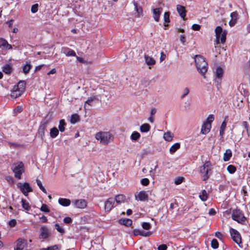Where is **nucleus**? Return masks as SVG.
I'll use <instances>...</instances> for the list:
<instances>
[{
    "label": "nucleus",
    "mask_w": 250,
    "mask_h": 250,
    "mask_svg": "<svg viewBox=\"0 0 250 250\" xmlns=\"http://www.w3.org/2000/svg\"><path fill=\"white\" fill-rule=\"evenodd\" d=\"M194 60L197 70L205 78V73L208 68L207 62L200 55H196Z\"/></svg>",
    "instance_id": "nucleus-1"
},
{
    "label": "nucleus",
    "mask_w": 250,
    "mask_h": 250,
    "mask_svg": "<svg viewBox=\"0 0 250 250\" xmlns=\"http://www.w3.org/2000/svg\"><path fill=\"white\" fill-rule=\"evenodd\" d=\"M95 138L104 145H108L114 139V136L108 131H100L95 134Z\"/></svg>",
    "instance_id": "nucleus-2"
},
{
    "label": "nucleus",
    "mask_w": 250,
    "mask_h": 250,
    "mask_svg": "<svg viewBox=\"0 0 250 250\" xmlns=\"http://www.w3.org/2000/svg\"><path fill=\"white\" fill-rule=\"evenodd\" d=\"M211 167V164L209 161H206L203 165L200 167V172L203 178L204 181L207 180L210 175Z\"/></svg>",
    "instance_id": "nucleus-3"
},
{
    "label": "nucleus",
    "mask_w": 250,
    "mask_h": 250,
    "mask_svg": "<svg viewBox=\"0 0 250 250\" xmlns=\"http://www.w3.org/2000/svg\"><path fill=\"white\" fill-rule=\"evenodd\" d=\"M215 32L216 38V44H219L220 43V40L221 43H225L226 40V32L225 31H223L222 28L221 26H218L216 27Z\"/></svg>",
    "instance_id": "nucleus-4"
},
{
    "label": "nucleus",
    "mask_w": 250,
    "mask_h": 250,
    "mask_svg": "<svg viewBox=\"0 0 250 250\" xmlns=\"http://www.w3.org/2000/svg\"><path fill=\"white\" fill-rule=\"evenodd\" d=\"M232 219L239 223L243 224L246 219L244 214L239 209H234L231 214Z\"/></svg>",
    "instance_id": "nucleus-5"
},
{
    "label": "nucleus",
    "mask_w": 250,
    "mask_h": 250,
    "mask_svg": "<svg viewBox=\"0 0 250 250\" xmlns=\"http://www.w3.org/2000/svg\"><path fill=\"white\" fill-rule=\"evenodd\" d=\"M23 164L22 162L14 164L12 167V170L15 174V177L18 179L21 178V175L23 172Z\"/></svg>",
    "instance_id": "nucleus-6"
},
{
    "label": "nucleus",
    "mask_w": 250,
    "mask_h": 250,
    "mask_svg": "<svg viewBox=\"0 0 250 250\" xmlns=\"http://www.w3.org/2000/svg\"><path fill=\"white\" fill-rule=\"evenodd\" d=\"M17 187L25 196H27L28 192L32 191V189L27 183H24V184L19 183L17 184Z\"/></svg>",
    "instance_id": "nucleus-7"
},
{
    "label": "nucleus",
    "mask_w": 250,
    "mask_h": 250,
    "mask_svg": "<svg viewBox=\"0 0 250 250\" xmlns=\"http://www.w3.org/2000/svg\"><path fill=\"white\" fill-rule=\"evenodd\" d=\"M229 232L232 240L237 244L241 243V237L240 233L236 229L230 228Z\"/></svg>",
    "instance_id": "nucleus-8"
},
{
    "label": "nucleus",
    "mask_w": 250,
    "mask_h": 250,
    "mask_svg": "<svg viewBox=\"0 0 250 250\" xmlns=\"http://www.w3.org/2000/svg\"><path fill=\"white\" fill-rule=\"evenodd\" d=\"M27 241L24 239L19 238L16 241L14 250H26Z\"/></svg>",
    "instance_id": "nucleus-9"
},
{
    "label": "nucleus",
    "mask_w": 250,
    "mask_h": 250,
    "mask_svg": "<svg viewBox=\"0 0 250 250\" xmlns=\"http://www.w3.org/2000/svg\"><path fill=\"white\" fill-rule=\"evenodd\" d=\"M41 233L40 235V238L45 239L50 236L49 231L46 226H42L40 229Z\"/></svg>",
    "instance_id": "nucleus-10"
},
{
    "label": "nucleus",
    "mask_w": 250,
    "mask_h": 250,
    "mask_svg": "<svg viewBox=\"0 0 250 250\" xmlns=\"http://www.w3.org/2000/svg\"><path fill=\"white\" fill-rule=\"evenodd\" d=\"M115 199L113 198H109L104 203V208L106 211H109L113 207Z\"/></svg>",
    "instance_id": "nucleus-11"
},
{
    "label": "nucleus",
    "mask_w": 250,
    "mask_h": 250,
    "mask_svg": "<svg viewBox=\"0 0 250 250\" xmlns=\"http://www.w3.org/2000/svg\"><path fill=\"white\" fill-rule=\"evenodd\" d=\"M135 198L137 200L145 201L148 199V194L145 191H141L137 194L135 195Z\"/></svg>",
    "instance_id": "nucleus-12"
},
{
    "label": "nucleus",
    "mask_w": 250,
    "mask_h": 250,
    "mask_svg": "<svg viewBox=\"0 0 250 250\" xmlns=\"http://www.w3.org/2000/svg\"><path fill=\"white\" fill-rule=\"evenodd\" d=\"M0 49L9 50L12 49V46L3 38H0Z\"/></svg>",
    "instance_id": "nucleus-13"
},
{
    "label": "nucleus",
    "mask_w": 250,
    "mask_h": 250,
    "mask_svg": "<svg viewBox=\"0 0 250 250\" xmlns=\"http://www.w3.org/2000/svg\"><path fill=\"white\" fill-rule=\"evenodd\" d=\"M74 206L79 208H84L86 206V203L84 200H76L72 202Z\"/></svg>",
    "instance_id": "nucleus-14"
},
{
    "label": "nucleus",
    "mask_w": 250,
    "mask_h": 250,
    "mask_svg": "<svg viewBox=\"0 0 250 250\" xmlns=\"http://www.w3.org/2000/svg\"><path fill=\"white\" fill-rule=\"evenodd\" d=\"M47 122L45 121L42 122L39 129H38V134L41 136L42 139L44 135V130L47 127Z\"/></svg>",
    "instance_id": "nucleus-15"
},
{
    "label": "nucleus",
    "mask_w": 250,
    "mask_h": 250,
    "mask_svg": "<svg viewBox=\"0 0 250 250\" xmlns=\"http://www.w3.org/2000/svg\"><path fill=\"white\" fill-rule=\"evenodd\" d=\"M162 10V8H157L153 9V17L156 22L159 21Z\"/></svg>",
    "instance_id": "nucleus-16"
},
{
    "label": "nucleus",
    "mask_w": 250,
    "mask_h": 250,
    "mask_svg": "<svg viewBox=\"0 0 250 250\" xmlns=\"http://www.w3.org/2000/svg\"><path fill=\"white\" fill-rule=\"evenodd\" d=\"M211 125L209 123H205L204 122L202 125L201 133L203 134H207L208 133L211 129Z\"/></svg>",
    "instance_id": "nucleus-17"
},
{
    "label": "nucleus",
    "mask_w": 250,
    "mask_h": 250,
    "mask_svg": "<svg viewBox=\"0 0 250 250\" xmlns=\"http://www.w3.org/2000/svg\"><path fill=\"white\" fill-rule=\"evenodd\" d=\"M133 233L135 236L141 235L145 237L149 236L152 234L150 231L145 232L138 229H134L133 230Z\"/></svg>",
    "instance_id": "nucleus-18"
},
{
    "label": "nucleus",
    "mask_w": 250,
    "mask_h": 250,
    "mask_svg": "<svg viewBox=\"0 0 250 250\" xmlns=\"http://www.w3.org/2000/svg\"><path fill=\"white\" fill-rule=\"evenodd\" d=\"M215 73L216 78L218 79H221L223 76L224 70L220 66H218L216 68ZM220 81L221 80L219 81L217 80V82L218 83H220Z\"/></svg>",
    "instance_id": "nucleus-19"
},
{
    "label": "nucleus",
    "mask_w": 250,
    "mask_h": 250,
    "mask_svg": "<svg viewBox=\"0 0 250 250\" xmlns=\"http://www.w3.org/2000/svg\"><path fill=\"white\" fill-rule=\"evenodd\" d=\"M231 19L229 21V25L232 27L233 26L235 23H236L237 18H238V13L236 11L232 12L230 14Z\"/></svg>",
    "instance_id": "nucleus-20"
},
{
    "label": "nucleus",
    "mask_w": 250,
    "mask_h": 250,
    "mask_svg": "<svg viewBox=\"0 0 250 250\" xmlns=\"http://www.w3.org/2000/svg\"><path fill=\"white\" fill-rule=\"evenodd\" d=\"M177 10L180 17L184 19L186 16V11L185 7L181 5H177Z\"/></svg>",
    "instance_id": "nucleus-21"
},
{
    "label": "nucleus",
    "mask_w": 250,
    "mask_h": 250,
    "mask_svg": "<svg viewBox=\"0 0 250 250\" xmlns=\"http://www.w3.org/2000/svg\"><path fill=\"white\" fill-rule=\"evenodd\" d=\"M26 83L24 81H20L17 85L13 87V89H18L23 92L24 91Z\"/></svg>",
    "instance_id": "nucleus-22"
},
{
    "label": "nucleus",
    "mask_w": 250,
    "mask_h": 250,
    "mask_svg": "<svg viewBox=\"0 0 250 250\" xmlns=\"http://www.w3.org/2000/svg\"><path fill=\"white\" fill-rule=\"evenodd\" d=\"M62 52L65 54L66 56H76L75 52L68 48H63Z\"/></svg>",
    "instance_id": "nucleus-23"
},
{
    "label": "nucleus",
    "mask_w": 250,
    "mask_h": 250,
    "mask_svg": "<svg viewBox=\"0 0 250 250\" xmlns=\"http://www.w3.org/2000/svg\"><path fill=\"white\" fill-rule=\"evenodd\" d=\"M59 203L64 207H67L71 204V201L66 198H60L58 200Z\"/></svg>",
    "instance_id": "nucleus-24"
},
{
    "label": "nucleus",
    "mask_w": 250,
    "mask_h": 250,
    "mask_svg": "<svg viewBox=\"0 0 250 250\" xmlns=\"http://www.w3.org/2000/svg\"><path fill=\"white\" fill-rule=\"evenodd\" d=\"M114 199H115V201H116L117 204H120L125 202L126 198L125 196L123 194H119L116 195L115 198Z\"/></svg>",
    "instance_id": "nucleus-25"
},
{
    "label": "nucleus",
    "mask_w": 250,
    "mask_h": 250,
    "mask_svg": "<svg viewBox=\"0 0 250 250\" xmlns=\"http://www.w3.org/2000/svg\"><path fill=\"white\" fill-rule=\"evenodd\" d=\"M145 60L146 63L148 65H153L155 64V60L153 58L149 57L147 55L145 56Z\"/></svg>",
    "instance_id": "nucleus-26"
},
{
    "label": "nucleus",
    "mask_w": 250,
    "mask_h": 250,
    "mask_svg": "<svg viewBox=\"0 0 250 250\" xmlns=\"http://www.w3.org/2000/svg\"><path fill=\"white\" fill-rule=\"evenodd\" d=\"M59 130L56 127H54L50 129V136L52 138H56L59 134Z\"/></svg>",
    "instance_id": "nucleus-27"
},
{
    "label": "nucleus",
    "mask_w": 250,
    "mask_h": 250,
    "mask_svg": "<svg viewBox=\"0 0 250 250\" xmlns=\"http://www.w3.org/2000/svg\"><path fill=\"white\" fill-rule=\"evenodd\" d=\"M180 147V144L176 143L173 145L169 149V152L171 154L175 153Z\"/></svg>",
    "instance_id": "nucleus-28"
},
{
    "label": "nucleus",
    "mask_w": 250,
    "mask_h": 250,
    "mask_svg": "<svg viewBox=\"0 0 250 250\" xmlns=\"http://www.w3.org/2000/svg\"><path fill=\"white\" fill-rule=\"evenodd\" d=\"M232 156L231 151L230 149L226 150L225 153L224 154L223 159L224 161H229Z\"/></svg>",
    "instance_id": "nucleus-29"
},
{
    "label": "nucleus",
    "mask_w": 250,
    "mask_h": 250,
    "mask_svg": "<svg viewBox=\"0 0 250 250\" xmlns=\"http://www.w3.org/2000/svg\"><path fill=\"white\" fill-rule=\"evenodd\" d=\"M163 138L166 141L170 142L172 140L173 135L171 132L168 131L164 134Z\"/></svg>",
    "instance_id": "nucleus-30"
},
{
    "label": "nucleus",
    "mask_w": 250,
    "mask_h": 250,
    "mask_svg": "<svg viewBox=\"0 0 250 250\" xmlns=\"http://www.w3.org/2000/svg\"><path fill=\"white\" fill-rule=\"evenodd\" d=\"M66 125V124L65 123L64 120H63V119L61 120L60 121L59 125V126H58L59 130L62 132L64 131Z\"/></svg>",
    "instance_id": "nucleus-31"
},
{
    "label": "nucleus",
    "mask_w": 250,
    "mask_h": 250,
    "mask_svg": "<svg viewBox=\"0 0 250 250\" xmlns=\"http://www.w3.org/2000/svg\"><path fill=\"white\" fill-rule=\"evenodd\" d=\"M150 125L148 124H144L140 126V131L142 132H147L149 131Z\"/></svg>",
    "instance_id": "nucleus-32"
},
{
    "label": "nucleus",
    "mask_w": 250,
    "mask_h": 250,
    "mask_svg": "<svg viewBox=\"0 0 250 250\" xmlns=\"http://www.w3.org/2000/svg\"><path fill=\"white\" fill-rule=\"evenodd\" d=\"M80 121V117L77 114H72L71 117L70 122L72 124H75Z\"/></svg>",
    "instance_id": "nucleus-33"
},
{
    "label": "nucleus",
    "mask_w": 250,
    "mask_h": 250,
    "mask_svg": "<svg viewBox=\"0 0 250 250\" xmlns=\"http://www.w3.org/2000/svg\"><path fill=\"white\" fill-rule=\"evenodd\" d=\"M22 93V92L18 89H13L12 91L11 96L14 98H16L20 96Z\"/></svg>",
    "instance_id": "nucleus-34"
},
{
    "label": "nucleus",
    "mask_w": 250,
    "mask_h": 250,
    "mask_svg": "<svg viewBox=\"0 0 250 250\" xmlns=\"http://www.w3.org/2000/svg\"><path fill=\"white\" fill-rule=\"evenodd\" d=\"M2 70L5 74H9L12 72V67L9 64H7L3 66Z\"/></svg>",
    "instance_id": "nucleus-35"
},
{
    "label": "nucleus",
    "mask_w": 250,
    "mask_h": 250,
    "mask_svg": "<svg viewBox=\"0 0 250 250\" xmlns=\"http://www.w3.org/2000/svg\"><path fill=\"white\" fill-rule=\"evenodd\" d=\"M21 204L22 208L26 210H29L30 209V206L29 205V204L26 200L22 199Z\"/></svg>",
    "instance_id": "nucleus-36"
},
{
    "label": "nucleus",
    "mask_w": 250,
    "mask_h": 250,
    "mask_svg": "<svg viewBox=\"0 0 250 250\" xmlns=\"http://www.w3.org/2000/svg\"><path fill=\"white\" fill-rule=\"evenodd\" d=\"M121 224L126 226H129L132 225V221L129 219H122L120 220Z\"/></svg>",
    "instance_id": "nucleus-37"
},
{
    "label": "nucleus",
    "mask_w": 250,
    "mask_h": 250,
    "mask_svg": "<svg viewBox=\"0 0 250 250\" xmlns=\"http://www.w3.org/2000/svg\"><path fill=\"white\" fill-rule=\"evenodd\" d=\"M169 15L170 13L168 12H165L164 15V19L165 21L164 26L165 27L167 26L168 24H166V23H168L169 22Z\"/></svg>",
    "instance_id": "nucleus-38"
},
{
    "label": "nucleus",
    "mask_w": 250,
    "mask_h": 250,
    "mask_svg": "<svg viewBox=\"0 0 250 250\" xmlns=\"http://www.w3.org/2000/svg\"><path fill=\"white\" fill-rule=\"evenodd\" d=\"M140 137V134L137 131H134L130 136V138L132 141H136Z\"/></svg>",
    "instance_id": "nucleus-39"
},
{
    "label": "nucleus",
    "mask_w": 250,
    "mask_h": 250,
    "mask_svg": "<svg viewBox=\"0 0 250 250\" xmlns=\"http://www.w3.org/2000/svg\"><path fill=\"white\" fill-rule=\"evenodd\" d=\"M31 65L29 63H27L23 66V72L25 74L29 73L31 68Z\"/></svg>",
    "instance_id": "nucleus-40"
},
{
    "label": "nucleus",
    "mask_w": 250,
    "mask_h": 250,
    "mask_svg": "<svg viewBox=\"0 0 250 250\" xmlns=\"http://www.w3.org/2000/svg\"><path fill=\"white\" fill-rule=\"evenodd\" d=\"M199 197L203 201H205L207 200L208 194L205 190H203L199 195Z\"/></svg>",
    "instance_id": "nucleus-41"
},
{
    "label": "nucleus",
    "mask_w": 250,
    "mask_h": 250,
    "mask_svg": "<svg viewBox=\"0 0 250 250\" xmlns=\"http://www.w3.org/2000/svg\"><path fill=\"white\" fill-rule=\"evenodd\" d=\"M36 182H37V185L38 186V187H39L40 189L44 193H47L46 190L45 189V188L43 187V186H42V182L40 180L37 179Z\"/></svg>",
    "instance_id": "nucleus-42"
},
{
    "label": "nucleus",
    "mask_w": 250,
    "mask_h": 250,
    "mask_svg": "<svg viewBox=\"0 0 250 250\" xmlns=\"http://www.w3.org/2000/svg\"><path fill=\"white\" fill-rule=\"evenodd\" d=\"M227 170L229 173L233 174L236 171V168L235 166L230 165L228 166Z\"/></svg>",
    "instance_id": "nucleus-43"
},
{
    "label": "nucleus",
    "mask_w": 250,
    "mask_h": 250,
    "mask_svg": "<svg viewBox=\"0 0 250 250\" xmlns=\"http://www.w3.org/2000/svg\"><path fill=\"white\" fill-rule=\"evenodd\" d=\"M211 247L214 249L218 248L219 244L217 240L215 239H213L211 242Z\"/></svg>",
    "instance_id": "nucleus-44"
},
{
    "label": "nucleus",
    "mask_w": 250,
    "mask_h": 250,
    "mask_svg": "<svg viewBox=\"0 0 250 250\" xmlns=\"http://www.w3.org/2000/svg\"><path fill=\"white\" fill-rule=\"evenodd\" d=\"M214 120V116L212 114H210L207 119V121L205 122V123H209L211 125V123Z\"/></svg>",
    "instance_id": "nucleus-45"
},
{
    "label": "nucleus",
    "mask_w": 250,
    "mask_h": 250,
    "mask_svg": "<svg viewBox=\"0 0 250 250\" xmlns=\"http://www.w3.org/2000/svg\"><path fill=\"white\" fill-rule=\"evenodd\" d=\"M189 92V90L188 88L186 87L183 90V94L181 96V99H184L186 96L188 95Z\"/></svg>",
    "instance_id": "nucleus-46"
},
{
    "label": "nucleus",
    "mask_w": 250,
    "mask_h": 250,
    "mask_svg": "<svg viewBox=\"0 0 250 250\" xmlns=\"http://www.w3.org/2000/svg\"><path fill=\"white\" fill-rule=\"evenodd\" d=\"M142 228L146 230H148L150 229L151 226L150 224L147 222H144L142 224Z\"/></svg>",
    "instance_id": "nucleus-47"
},
{
    "label": "nucleus",
    "mask_w": 250,
    "mask_h": 250,
    "mask_svg": "<svg viewBox=\"0 0 250 250\" xmlns=\"http://www.w3.org/2000/svg\"><path fill=\"white\" fill-rule=\"evenodd\" d=\"M40 210L42 212H49V209L48 207L45 204H42L41 208H40Z\"/></svg>",
    "instance_id": "nucleus-48"
},
{
    "label": "nucleus",
    "mask_w": 250,
    "mask_h": 250,
    "mask_svg": "<svg viewBox=\"0 0 250 250\" xmlns=\"http://www.w3.org/2000/svg\"><path fill=\"white\" fill-rule=\"evenodd\" d=\"M55 229L59 232L62 233L64 232V229L58 224H56L55 225Z\"/></svg>",
    "instance_id": "nucleus-49"
},
{
    "label": "nucleus",
    "mask_w": 250,
    "mask_h": 250,
    "mask_svg": "<svg viewBox=\"0 0 250 250\" xmlns=\"http://www.w3.org/2000/svg\"><path fill=\"white\" fill-rule=\"evenodd\" d=\"M227 118H228V117L226 116L225 117V120L222 122V123L221 125L220 129L225 130L226 126H227L226 120H227Z\"/></svg>",
    "instance_id": "nucleus-50"
},
{
    "label": "nucleus",
    "mask_w": 250,
    "mask_h": 250,
    "mask_svg": "<svg viewBox=\"0 0 250 250\" xmlns=\"http://www.w3.org/2000/svg\"><path fill=\"white\" fill-rule=\"evenodd\" d=\"M141 183L143 186H147L149 183V181L147 178H143L141 180Z\"/></svg>",
    "instance_id": "nucleus-51"
},
{
    "label": "nucleus",
    "mask_w": 250,
    "mask_h": 250,
    "mask_svg": "<svg viewBox=\"0 0 250 250\" xmlns=\"http://www.w3.org/2000/svg\"><path fill=\"white\" fill-rule=\"evenodd\" d=\"M38 4H35L31 7V11L33 13H35L38 11Z\"/></svg>",
    "instance_id": "nucleus-52"
},
{
    "label": "nucleus",
    "mask_w": 250,
    "mask_h": 250,
    "mask_svg": "<svg viewBox=\"0 0 250 250\" xmlns=\"http://www.w3.org/2000/svg\"><path fill=\"white\" fill-rule=\"evenodd\" d=\"M183 177H178L175 180L174 183L176 185H179L183 182Z\"/></svg>",
    "instance_id": "nucleus-53"
},
{
    "label": "nucleus",
    "mask_w": 250,
    "mask_h": 250,
    "mask_svg": "<svg viewBox=\"0 0 250 250\" xmlns=\"http://www.w3.org/2000/svg\"><path fill=\"white\" fill-rule=\"evenodd\" d=\"M201 26L199 24H194L192 26V29L195 31H198L200 30Z\"/></svg>",
    "instance_id": "nucleus-54"
},
{
    "label": "nucleus",
    "mask_w": 250,
    "mask_h": 250,
    "mask_svg": "<svg viewBox=\"0 0 250 250\" xmlns=\"http://www.w3.org/2000/svg\"><path fill=\"white\" fill-rule=\"evenodd\" d=\"M49 250H60V247L58 245H55L49 247Z\"/></svg>",
    "instance_id": "nucleus-55"
},
{
    "label": "nucleus",
    "mask_w": 250,
    "mask_h": 250,
    "mask_svg": "<svg viewBox=\"0 0 250 250\" xmlns=\"http://www.w3.org/2000/svg\"><path fill=\"white\" fill-rule=\"evenodd\" d=\"M167 247L166 245L165 244H162L160 245L158 247V250H167Z\"/></svg>",
    "instance_id": "nucleus-56"
},
{
    "label": "nucleus",
    "mask_w": 250,
    "mask_h": 250,
    "mask_svg": "<svg viewBox=\"0 0 250 250\" xmlns=\"http://www.w3.org/2000/svg\"><path fill=\"white\" fill-rule=\"evenodd\" d=\"M6 180L10 184H13L14 183L13 178L12 177L8 176L6 177Z\"/></svg>",
    "instance_id": "nucleus-57"
},
{
    "label": "nucleus",
    "mask_w": 250,
    "mask_h": 250,
    "mask_svg": "<svg viewBox=\"0 0 250 250\" xmlns=\"http://www.w3.org/2000/svg\"><path fill=\"white\" fill-rule=\"evenodd\" d=\"M72 219L70 217H67L63 219V222L65 224H69L71 223Z\"/></svg>",
    "instance_id": "nucleus-58"
},
{
    "label": "nucleus",
    "mask_w": 250,
    "mask_h": 250,
    "mask_svg": "<svg viewBox=\"0 0 250 250\" xmlns=\"http://www.w3.org/2000/svg\"><path fill=\"white\" fill-rule=\"evenodd\" d=\"M242 125L244 127V128L247 130V131H248V128H249V124L247 122L244 121L242 122Z\"/></svg>",
    "instance_id": "nucleus-59"
},
{
    "label": "nucleus",
    "mask_w": 250,
    "mask_h": 250,
    "mask_svg": "<svg viewBox=\"0 0 250 250\" xmlns=\"http://www.w3.org/2000/svg\"><path fill=\"white\" fill-rule=\"evenodd\" d=\"M16 224V221L15 219L11 220L9 222V225L10 227H14Z\"/></svg>",
    "instance_id": "nucleus-60"
},
{
    "label": "nucleus",
    "mask_w": 250,
    "mask_h": 250,
    "mask_svg": "<svg viewBox=\"0 0 250 250\" xmlns=\"http://www.w3.org/2000/svg\"><path fill=\"white\" fill-rule=\"evenodd\" d=\"M166 56L164 54V53L163 52H161V57H160V62H163L164 60H165V59H166Z\"/></svg>",
    "instance_id": "nucleus-61"
},
{
    "label": "nucleus",
    "mask_w": 250,
    "mask_h": 250,
    "mask_svg": "<svg viewBox=\"0 0 250 250\" xmlns=\"http://www.w3.org/2000/svg\"><path fill=\"white\" fill-rule=\"evenodd\" d=\"M180 40L183 44H184L186 42L185 35H180Z\"/></svg>",
    "instance_id": "nucleus-62"
},
{
    "label": "nucleus",
    "mask_w": 250,
    "mask_h": 250,
    "mask_svg": "<svg viewBox=\"0 0 250 250\" xmlns=\"http://www.w3.org/2000/svg\"><path fill=\"white\" fill-rule=\"evenodd\" d=\"M184 107H185L186 110H189L190 109V103H187V102H185V105H184Z\"/></svg>",
    "instance_id": "nucleus-63"
},
{
    "label": "nucleus",
    "mask_w": 250,
    "mask_h": 250,
    "mask_svg": "<svg viewBox=\"0 0 250 250\" xmlns=\"http://www.w3.org/2000/svg\"><path fill=\"white\" fill-rule=\"evenodd\" d=\"M40 220L43 223H46L47 221V219L44 215H42L41 217Z\"/></svg>",
    "instance_id": "nucleus-64"
}]
</instances>
